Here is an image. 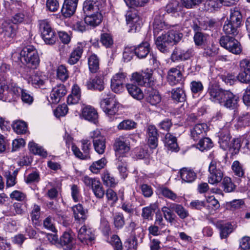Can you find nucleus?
Wrapping results in <instances>:
<instances>
[{
    "label": "nucleus",
    "instance_id": "20",
    "mask_svg": "<svg viewBox=\"0 0 250 250\" xmlns=\"http://www.w3.org/2000/svg\"><path fill=\"white\" fill-rule=\"evenodd\" d=\"M125 79L124 73H119L113 77L111 80V88L115 93H120L124 91V82Z\"/></svg>",
    "mask_w": 250,
    "mask_h": 250
},
{
    "label": "nucleus",
    "instance_id": "64",
    "mask_svg": "<svg viewBox=\"0 0 250 250\" xmlns=\"http://www.w3.org/2000/svg\"><path fill=\"white\" fill-rule=\"evenodd\" d=\"M29 79V82H30L31 84L36 87H41L44 84V81L41 76L36 74L33 75L30 77Z\"/></svg>",
    "mask_w": 250,
    "mask_h": 250
},
{
    "label": "nucleus",
    "instance_id": "41",
    "mask_svg": "<svg viewBox=\"0 0 250 250\" xmlns=\"http://www.w3.org/2000/svg\"><path fill=\"white\" fill-rule=\"evenodd\" d=\"M231 169L235 176L241 178L245 177V169L243 165L238 161H234L233 162Z\"/></svg>",
    "mask_w": 250,
    "mask_h": 250
},
{
    "label": "nucleus",
    "instance_id": "59",
    "mask_svg": "<svg viewBox=\"0 0 250 250\" xmlns=\"http://www.w3.org/2000/svg\"><path fill=\"white\" fill-rule=\"evenodd\" d=\"M224 190L226 192L232 191L235 188V186L232 182L231 179L229 177H225L222 183Z\"/></svg>",
    "mask_w": 250,
    "mask_h": 250
},
{
    "label": "nucleus",
    "instance_id": "61",
    "mask_svg": "<svg viewBox=\"0 0 250 250\" xmlns=\"http://www.w3.org/2000/svg\"><path fill=\"white\" fill-rule=\"evenodd\" d=\"M93 192L96 197L102 198L104 194V191L99 181L94 183V186L92 188Z\"/></svg>",
    "mask_w": 250,
    "mask_h": 250
},
{
    "label": "nucleus",
    "instance_id": "11",
    "mask_svg": "<svg viewBox=\"0 0 250 250\" xmlns=\"http://www.w3.org/2000/svg\"><path fill=\"white\" fill-rule=\"evenodd\" d=\"M105 5L104 0H85L83 10L85 15L102 12Z\"/></svg>",
    "mask_w": 250,
    "mask_h": 250
},
{
    "label": "nucleus",
    "instance_id": "8",
    "mask_svg": "<svg viewBox=\"0 0 250 250\" xmlns=\"http://www.w3.org/2000/svg\"><path fill=\"white\" fill-rule=\"evenodd\" d=\"M77 238L82 244L92 246L95 242V231L89 226L83 225L78 231Z\"/></svg>",
    "mask_w": 250,
    "mask_h": 250
},
{
    "label": "nucleus",
    "instance_id": "56",
    "mask_svg": "<svg viewBox=\"0 0 250 250\" xmlns=\"http://www.w3.org/2000/svg\"><path fill=\"white\" fill-rule=\"evenodd\" d=\"M208 36V34L202 32H198L194 34L193 37L194 42L197 46H201L205 44Z\"/></svg>",
    "mask_w": 250,
    "mask_h": 250
},
{
    "label": "nucleus",
    "instance_id": "9",
    "mask_svg": "<svg viewBox=\"0 0 250 250\" xmlns=\"http://www.w3.org/2000/svg\"><path fill=\"white\" fill-rule=\"evenodd\" d=\"M149 52V44L147 42L140 44L137 47L134 46L126 47V60L130 61L134 55L138 58L143 59L147 55Z\"/></svg>",
    "mask_w": 250,
    "mask_h": 250
},
{
    "label": "nucleus",
    "instance_id": "4",
    "mask_svg": "<svg viewBox=\"0 0 250 250\" xmlns=\"http://www.w3.org/2000/svg\"><path fill=\"white\" fill-rule=\"evenodd\" d=\"M242 15L238 10H231L229 19L223 26V31L226 35L236 36L239 33L238 28L241 23Z\"/></svg>",
    "mask_w": 250,
    "mask_h": 250
},
{
    "label": "nucleus",
    "instance_id": "46",
    "mask_svg": "<svg viewBox=\"0 0 250 250\" xmlns=\"http://www.w3.org/2000/svg\"><path fill=\"white\" fill-rule=\"evenodd\" d=\"M169 42H167L163 35L158 37L156 40L155 43L157 48L162 53H167L168 52V47L167 44Z\"/></svg>",
    "mask_w": 250,
    "mask_h": 250
},
{
    "label": "nucleus",
    "instance_id": "30",
    "mask_svg": "<svg viewBox=\"0 0 250 250\" xmlns=\"http://www.w3.org/2000/svg\"><path fill=\"white\" fill-rule=\"evenodd\" d=\"M171 25L166 23L163 21V17L160 15H156L153 23L154 35L159 34L160 31L169 29Z\"/></svg>",
    "mask_w": 250,
    "mask_h": 250
},
{
    "label": "nucleus",
    "instance_id": "40",
    "mask_svg": "<svg viewBox=\"0 0 250 250\" xmlns=\"http://www.w3.org/2000/svg\"><path fill=\"white\" fill-rule=\"evenodd\" d=\"M160 190L161 193L165 198L175 202H180V197L168 188L167 187H162L160 188Z\"/></svg>",
    "mask_w": 250,
    "mask_h": 250
},
{
    "label": "nucleus",
    "instance_id": "18",
    "mask_svg": "<svg viewBox=\"0 0 250 250\" xmlns=\"http://www.w3.org/2000/svg\"><path fill=\"white\" fill-rule=\"evenodd\" d=\"M183 66L177 65L176 67L171 68L167 73V81L171 85H175L182 81L183 75L181 69H183Z\"/></svg>",
    "mask_w": 250,
    "mask_h": 250
},
{
    "label": "nucleus",
    "instance_id": "26",
    "mask_svg": "<svg viewBox=\"0 0 250 250\" xmlns=\"http://www.w3.org/2000/svg\"><path fill=\"white\" fill-rule=\"evenodd\" d=\"M66 93V89L63 84L57 85L54 87L50 94V99L52 104L58 103L61 98Z\"/></svg>",
    "mask_w": 250,
    "mask_h": 250
},
{
    "label": "nucleus",
    "instance_id": "23",
    "mask_svg": "<svg viewBox=\"0 0 250 250\" xmlns=\"http://www.w3.org/2000/svg\"><path fill=\"white\" fill-rule=\"evenodd\" d=\"M146 134L148 138V144L152 149L155 148L158 146V130L154 125H148L146 128Z\"/></svg>",
    "mask_w": 250,
    "mask_h": 250
},
{
    "label": "nucleus",
    "instance_id": "39",
    "mask_svg": "<svg viewBox=\"0 0 250 250\" xmlns=\"http://www.w3.org/2000/svg\"><path fill=\"white\" fill-rule=\"evenodd\" d=\"M169 207L181 219H185L189 216L188 211L182 205L172 203L170 205Z\"/></svg>",
    "mask_w": 250,
    "mask_h": 250
},
{
    "label": "nucleus",
    "instance_id": "55",
    "mask_svg": "<svg viewBox=\"0 0 250 250\" xmlns=\"http://www.w3.org/2000/svg\"><path fill=\"white\" fill-rule=\"evenodd\" d=\"M102 179L104 185L107 187H114L116 184L115 178L108 171L104 172Z\"/></svg>",
    "mask_w": 250,
    "mask_h": 250
},
{
    "label": "nucleus",
    "instance_id": "54",
    "mask_svg": "<svg viewBox=\"0 0 250 250\" xmlns=\"http://www.w3.org/2000/svg\"><path fill=\"white\" fill-rule=\"evenodd\" d=\"M181 5L177 0L169 2L166 6V11L168 13L175 14L181 10Z\"/></svg>",
    "mask_w": 250,
    "mask_h": 250
},
{
    "label": "nucleus",
    "instance_id": "42",
    "mask_svg": "<svg viewBox=\"0 0 250 250\" xmlns=\"http://www.w3.org/2000/svg\"><path fill=\"white\" fill-rule=\"evenodd\" d=\"M29 150L34 154H38L43 157H46L47 153L41 146L34 142H30L28 144Z\"/></svg>",
    "mask_w": 250,
    "mask_h": 250
},
{
    "label": "nucleus",
    "instance_id": "50",
    "mask_svg": "<svg viewBox=\"0 0 250 250\" xmlns=\"http://www.w3.org/2000/svg\"><path fill=\"white\" fill-rule=\"evenodd\" d=\"M12 127L14 130L18 134L25 133L27 129L26 123L22 121H15Z\"/></svg>",
    "mask_w": 250,
    "mask_h": 250
},
{
    "label": "nucleus",
    "instance_id": "5",
    "mask_svg": "<svg viewBox=\"0 0 250 250\" xmlns=\"http://www.w3.org/2000/svg\"><path fill=\"white\" fill-rule=\"evenodd\" d=\"M21 60L26 66L32 69H36L40 63V59L36 49L31 45L24 47L20 52Z\"/></svg>",
    "mask_w": 250,
    "mask_h": 250
},
{
    "label": "nucleus",
    "instance_id": "29",
    "mask_svg": "<svg viewBox=\"0 0 250 250\" xmlns=\"http://www.w3.org/2000/svg\"><path fill=\"white\" fill-rule=\"evenodd\" d=\"M85 44L83 42H78L73 51L70 54L68 62L71 64L76 63L81 58L83 52V48Z\"/></svg>",
    "mask_w": 250,
    "mask_h": 250
},
{
    "label": "nucleus",
    "instance_id": "15",
    "mask_svg": "<svg viewBox=\"0 0 250 250\" xmlns=\"http://www.w3.org/2000/svg\"><path fill=\"white\" fill-rule=\"evenodd\" d=\"M152 71L147 69L143 72L142 74L136 72L132 75V80H134L138 85L150 87L152 82Z\"/></svg>",
    "mask_w": 250,
    "mask_h": 250
},
{
    "label": "nucleus",
    "instance_id": "53",
    "mask_svg": "<svg viewBox=\"0 0 250 250\" xmlns=\"http://www.w3.org/2000/svg\"><path fill=\"white\" fill-rule=\"evenodd\" d=\"M241 146H244L242 141L241 142L239 139H234L229 144L228 149L231 154L235 155L238 153Z\"/></svg>",
    "mask_w": 250,
    "mask_h": 250
},
{
    "label": "nucleus",
    "instance_id": "48",
    "mask_svg": "<svg viewBox=\"0 0 250 250\" xmlns=\"http://www.w3.org/2000/svg\"><path fill=\"white\" fill-rule=\"evenodd\" d=\"M107 162L106 159L105 157H103L100 160L93 162L90 166L89 169L93 173H97L99 172V170L105 167Z\"/></svg>",
    "mask_w": 250,
    "mask_h": 250
},
{
    "label": "nucleus",
    "instance_id": "62",
    "mask_svg": "<svg viewBox=\"0 0 250 250\" xmlns=\"http://www.w3.org/2000/svg\"><path fill=\"white\" fill-rule=\"evenodd\" d=\"M10 197L12 199H14L18 201L24 202L25 203L27 200L26 194L21 191L17 190H14L10 194Z\"/></svg>",
    "mask_w": 250,
    "mask_h": 250
},
{
    "label": "nucleus",
    "instance_id": "51",
    "mask_svg": "<svg viewBox=\"0 0 250 250\" xmlns=\"http://www.w3.org/2000/svg\"><path fill=\"white\" fill-rule=\"evenodd\" d=\"M3 34L6 38H13L16 33V29L10 23L3 24Z\"/></svg>",
    "mask_w": 250,
    "mask_h": 250
},
{
    "label": "nucleus",
    "instance_id": "47",
    "mask_svg": "<svg viewBox=\"0 0 250 250\" xmlns=\"http://www.w3.org/2000/svg\"><path fill=\"white\" fill-rule=\"evenodd\" d=\"M57 77L62 82L67 80L69 77V72L65 65L61 64L58 67Z\"/></svg>",
    "mask_w": 250,
    "mask_h": 250
},
{
    "label": "nucleus",
    "instance_id": "43",
    "mask_svg": "<svg viewBox=\"0 0 250 250\" xmlns=\"http://www.w3.org/2000/svg\"><path fill=\"white\" fill-rule=\"evenodd\" d=\"M213 146V142L209 138L206 137L200 140L197 144V148L201 151L208 150Z\"/></svg>",
    "mask_w": 250,
    "mask_h": 250
},
{
    "label": "nucleus",
    "instance_id": "6",
    "mask_svg": "<svg viewBox=\"0 0 250 250\" xmlns=\"http://www.w3.org/2000/svg\"><path fill=\"white\" fill-rule=\"evenodd\" d=\"M38 25L42 39L47 44H54L57 40L55 32L46 20H39Z\"/></svg>",
    "mask_w": 250,
    "mask_h": 250
},
{
    "label": "nucleus",
    "instance_id": "17",
    "mask_svg": "<svg viewBox=\"0 0 250 250\" xmlns=\"http://www.w3.org/2000/svg\"><path fill=\"white\" fill-rule=\"evenodd\" d=\"M194 55V50L192 48L184 49L182 48L177 47L173 51L171 55V60L175 62L178 61L187 60Z\"/></svg>",
    "mask_w": 250,
    "mask_h": 250
},
{
    "label": "nucleus",
    "instance_id": "32",
    "mask_svg": "<svg viewBox=\"0 0 250 250\" xmlns=\"http://www.w3.org/2000/svg\"><path fill=\"white\" fill-rule=\"evenodd\" d=\"M102 20L103 16L101 12L85 15L84 19L85 23L93 27L99 25Z\"/></svg>",
    "mask_w": 250,
    "mask_h": 250
},
{
    "label": "nucleus",
    "instance_id": "31",
    "mask_svg": "<svg viewBox=\"0 0 250 250\" xmlns=\"http://www.w3.org/2000/svg\"><path fill=\"white\" fill-rule=\"evenodd\" d=\"M72 209L75 220L83 222L86 219L88 211L83 208L82 204H78L74 206Z\"/></svg>",
    "mask_w": 250,
    "mask_h": 250
},
{
    "label": "nucleus",
    "instance_id": "58",
    "mask_svg": "<svg viewBox=\"0 0 250 250\" xmlns=\"http://www.w3.org/2000/svg\"><path fill=\"white\" fill-rule=\"evenodd\" d=\"M155 204H151L149 206L144 208L142 209V216L145 219H148L149 217L152 216L153 212L156 208Z\"/></svg>",
    "mask_w": 250,
    "mask_h": 250
},
{
    "label": "nucleus",
    "instance_id": "57",
    "mask_svg": "<svg viewBox=\"0 0 250 250\" xmlns=\"http://www.w3.org/2000/svg\"><path fill=\"white\" fill-rule=\"evenodd\" d=\"M47 207L49 209L53 214H56L59 218L61 217L62 219L65 218V216L63 212L58 208V206L54 204V202H49L46 204Z\"/></svg>",
    "mask_w": 250,
    "mask_h": 250
},
{
    "label": "nucleus",
    "instance_id": "52",
    "mask_svg": "<svg viewBox=\"0 0 250 250\" xmlns=\"http://www.w3.org/2000/svg\"><path fill=\"white\" fill-rule=\"evenodd\" d=\"M190 88L193 95H199L204 90V86L200 81H193L190 83Z\"/></svg>",
    "mask_w": 250,
    "mask_h": 250
},
{
    "label": "nucleus",
    "instance_id": "45",
    "mask_svg": "<svg viewBox=\"0 0 250 250\" xmlns=\"http://www.w3.org/2000/svg\"><path fill=\"white\" fill-rule=\"evenodd\" d=\"M11 21L13 23L15 24L27 23L28 17L24 11H20L12 16Z\"/></svg>",
    "mask_w": 250,
    "mask_h": 250
},
{
    "label": "nucleus",
    "instance_id": "12",
    "mask_svg": "<svg viewBox=\"0 0 250 250\" xmlns=\"http://www.w3.org/2000/svg\"><path fill=\"white\" fill-rule=\"evenodd\" d=\"M81 143L83 152L76 146L73 145L72 146L71 149L74 154L77 158L81 160H86L90 159L91 158L90 153L91 146V142L88 139H83L81 140Z\"/></svg>",
    "mask_w": 250,
    "mask_h": 250
},
{
    "label": "nucleus",
    "instance_id": "33",
    "mask_svg": "<svg viewBox=\"0 0 250 250\" xmlns=\"http://www.w3.org/2000/svg\"><path fill=\"white\" fill-rule=\"evenodd\" d=\"M218 143L220 147L224 150L228 149L230 144V136L227 128H223L220 133Z\"/></svg>",
    "mask_w": 250,
    "mask_h": 250
},
{
    "label": "nucleus",
    "instance_id": "63",
    "mask_svg": "<svg viewBox=\"0 0 250 250\" xmlns=\"http://www.w3.org/2000/svg\"><path fill=\"white\" fill-rule=\"evenodd\" d=\"M10 66L6 63H2L0 66V76L4 79L11 81L9 78Z\"/></svg>",
    "mask_w": 250,
    "mask_h": 250
},
{
    "label": "nucleus",
    "instance_id": "27",
    "mask_svg": "<svg viewBox=\"0 0 250 250\" xmlns=\"http://www.w3.org/2000/svg\"><path fill=\"white\" fill-rule=\"evenodd\" d=\"M207 128L208 126L206 124L196 125L190 130L191 137L194 141L202 139L205 135Z\"/></svg>",
    "mask_w": 250,
    "mask_h": 250
},
{
    "label": "nucleus",
    "instance_id": "22",
    "mask_svg": "<svg viewBox=\"0 0 250 250\" xmlns=\"http://www.w3.org/2000/svg\"><path fill=\"white\" fill-rule=\"evenodd\" d=\"M223 101L224 102H223L221 104L227 108L236 109L239 106V97L229 90L226 93Z\"/></svg>",
    "mask_w": 250,
    "mask_h": 250
},
{
    "label": "nucleus",
    "instance_id": "19",
    "mask_svg": "<svg viewBox=\"0 0 250 250\" xmlns=\"http://www.w3.org/2000/svg\"><path fill=\"white\" fill-rule=\"evenodd\" d=\"M171 29L166 34L163 35L165 39H167V42L174 43L179 42L183 37V34L180 33L179 31L181 29V26L176 24L171 25Z\"/></svg>",
    "mask_w": 250,
    "mask_h": 250
},
{
    "label": "nucleus",
    "instance_id": "28",
    "mask_svg": "<svg viewBox=\"0 0 250 250\" xmlns=\"http://www.w3.org/2000/svg\"><path fill=\"white\" fill-rule=\"evenodd\" d=\"M179 174L182 183H191L197 178V174L190 168L184 167L180 170Z\"/></svg>",
    "mask_w": 250,
    "mask_h": 250
},
{
    "label": "nucleus",
    "instance_id": "1",
    "mask_svg": "<svg viewBox=\"0 0 250 250\" xmlns=\"http://www.w3.org/2000/svg\"><path fill=\"white\" fill-rule=\"evenodd\" d=\"M148 0H126V5L129 10L126 13V23L129 28L128 32L135 33L140 27V20L136 8L142 7L147 3Z\"/></svg>",
    "mask_w": 250,
    "mask_h": 250
},
{
    "label": "nucleus",
    "instance_id": "44",
    "mask_svg": "<svg viewBox=\"0 0 250 250\" xmlns=\"http://www.w3.org/2000/svg\"><path fill=\"white\" fill-rule=\"evenodd\" d=\"M89 70L92 73H96L99 68V59L95 54H92L88 58V62Z\"/></svg>",
    "mask_w": 250,
    "mask_h": 250
},
{
    "label": "nucleus",
    "instance_id": "24",
    "mask_svg": "<svg viewBox=\"0 0 250 250\" xmlns=\"http://www.w3.org/2000/svg\"><path fill=\"white\" fill-rule=\"evenodd\" d=\"M83 118L94 124L98 122V114L96 109L90 105L85 106L82 110Z\"/></svg>",
    "mask_w": 250,
    "mask_h": 250
},
{
    "label": "nucleus",
    "instance_id": "25",
    "mask_svg": "<svg viewBox=\"0 0 250 250\" xmlns=\"http://www.w3.org/2000/svg\"><path fill=\"white\" fill-rule=\"evenodd\" d=\"M103 76H96L94 78L90 79L86 82V85L88 89L97 90L100 91L104 89V82Z\"/></svg>",
    "mask_w": 250,
    "mask_h": 250
},
{
    "label": "nucleus",
    "instance_id": "10",
    "mask_svg": "<svg viewBox=\"0 0 250 250\" xmlns=\"http://www.w3.org/2000/svg\"><path fill=\"white\" fill-rule=\"evenodd\" d=\"M219 42L221 46L234 54H239L242 51L240 43L234 36H223L220 38Z\"/></svg>",
    "mask_w": 250,
    "mask_h": 250
},
{
    "label": "nucleus",
    "instance_id": "7",
    "mask_svg": "<svg viewBox=\"0 0 250 250\" xmlns=\"http://www.w3.org/2000/svg\"><path fill=\"white\" fill-rule=\"evenodd\" d=\"M208 171L209 174L208 182L209 184H216L223 179V168L220 162L215 160H212L208 167Z\"/></svg>",
    "mask_w": 250,
    "mask_h": 250
},
{
    "label": "nucleus",
    "instance_id": "3",
    "mask_svg": "<svg viewBox=\"0 0 250 250\" xmlns=\"http://www.w3.org/2000/svg\"><path fill=\"white\" fill-rule=\"evenodd\" d=\"M100 103L104 112L109 117L115 115L118 111L119 103L115 95L109 91L101 94Z\"/></svg>",
    "mask_w": 250,
    "mask_h": 250
},
{
    "label": "nucleus",
    "instance_id": "14",
    "mask_svg": "<svg viewBox=\"0 0 250 250\" xmlns=\"http://www.w3.org/2000/svg\"><path fill=\"white\" fill-rule=\"evenodd\" d=\"M228 90H223L216 86L211 85L209 86L207 95L209 99L212 102L221 104L225 98L226 94Z\"/></svg>",
    "mask_w": 250,
    "mask_h": 250
},
{
    "label": "nucleus",
    "instance_id": "13",
    "mask_svg": "<svg viewBox=\"0 0 250 250\" xmlns=\"http://www.w3.org/2000/svg\"><path fill=\"white\" fill-rule=\"evenodd\" d=\"M239 65L240 72L237 76V79L242 83H250V59H243Z\"/></svg>",
    "mask_w": 250,
    "mask_h": 250
},
{
    "label": "nucleus",
    "instance_id": "38",
    "mask_svg": "<svg viewBox=\"0 0 250 250\" xmlns=\"http://www.w3.org/2000/svg\"><path fill=\"white\" fill-rule=\"evenodd\" d=\"M171 98L178 102H183L186 100V96L184 90L181 87L173 88L171 91Z\"/></svg>",
    "mask_w": 250,
    "mask_h": 250
},
{
    "label": "nucleus",
    "instance_id": "49",
    "mask_svg": "<svg viewBox=\"0 0 250 250\" xmlns=\"http://www.w3.org/2000/svg\"><path fill=\"white\" fill-rule=\"evenodd\" d=\"M105 141V137L97 141L94 140V142H93L94 148L99 154H103L104 152L106 147Z\"/></svg>",
    "mask_w": 250,
    "mask_h": 250
},
{
    "label": "nucleus",
    "instance_id": "21",
    "mask_svg": "<svg viewBox=\"0 0 250 250\" xmlns=\"http://www.w3.org/2000/svg\"><path fill=\"white\" fill-rule=\"evenodd\" d=\"M78 0H64L61 9L62 15L65 18H69L75 12Z\"/></svg>",
    "mask_w": 250,
    "mask_h": 250
},
{
    "label": "nucleus",
    "instance_id": "37",
    "mask_svg": "<svg viewBox=\"0 0 250 250\" xmlns=\"http://www.w3.org/2000/svg\"><path fill=\"white\" fill-rule=\"evenodd\" d=\"M126 87L129 94L134 99L141 100L144 98V94L140 88L135 85L128 84Z\"/></svg>",
    "mask_w": 250,
    "mask_h": 250
},
{
    "label": "nucleus",
    "instance_id": "36",
    "mask_svg": "<svg viewBox=\"0 0 250 250\" xmlns=\"http://www.w3.org/2000/svg\"><path fill=\"white\" fill-rule=\"evenodd\" d=\"M165 139V146L168 149L172 151L177 150L178 145L176 138L175 136L169 133H167L166 134Z\"/></svg>",
    "mask_w": 250,
    "mask_h": 250
},
{
    "label": "nucleus",
    "instance_id": "35",
    "mask_svg": "<svg viewBox=\"0 0 250 250\" xmlns=\"http://www.w3.org/2000/svg\"><path fill=\"white\" fill-rule=\"evenodd\" d=\"M215 226L220 230V236L222 239L227 238L232 231V226L230 224H223L221 221H218Z\"/></svg>",
    "mask_w": 250,
    "mask_h": 250
},
{
    "label": "nucleus",
    "instance_id": "2",
    "mask_svg": "<svg viewBox=\"0 0 250 250\" xmlns=\"http://www.w3.org/2000/svg\"><path fill=\"white\" fill-rule=\"evenodd\" d=\"M113 148L116 157V165L121 175L124 178L125 173V137L120 136L115 140Z\"/></svg>",
    "mask_w": 250,
    "mask_h": 250
},
{
    "label": "nucleus",
    "instance_id": "16",
    "mask_svg": "<svg viewBox=\"0 0 250 250\" xmlns=\"http://www.w3.org/2000/svg\"><path fill=\"white\" fill-rule=\"evenodd\" d=\"M76 240L74 234L71 231H65L60 237L59 243L63 250H74L76 248Z\"/></svg>",
    "mask_w": 250,
    "mask_h": 250
},
{
    "label": "nucleus",
    "instance_id": "34",
    "mask_svg": "<svg viewBox=\"0 0 250 250\" xmlns=\"http://www.w3.org/2000/svg\"><path fill=\"white\" fill-rule=\"evenodd\" d=\"M146 101L152 105H156L161 101V96L156 89L150 88L147 92Z\"/></svg>",
    "mask_w": 250,
    "mask_h": 250
},
{
    "label": "nucleus",
    "instance_id": "60",
    "mask_svg": "<svg viewBox=\"0 0 250 250\" xmlns=\"http://www.w3.org/2000/svg\"><path fill=\"white\" fill-rule=\"evenodd\" d=\"M223 3V2L221 0H207L205 6L207 10L212 11L218 8L220 4Z\"/></svg>",
    "mask_w": 250,
    "mask_h": 250
}]
</instances>
